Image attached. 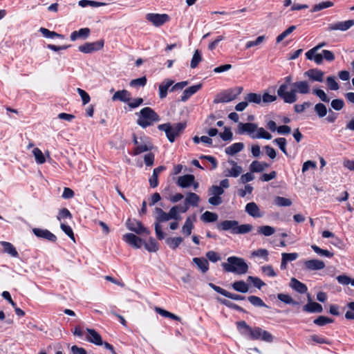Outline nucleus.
<instances>
[{"mask_svg":"<svg viewBox=\"0 0 354 354\" xmlns=\"http://www.w3.org/2000/svg\"><path fill=\"white\" fill-rule=\"evenodd\" d=\"M292 88L288 91V86L281 84L277 90V95L285 103L292 104L297 100V93L306 95L310 93V86L308 81H297L291 84Z\"/></svg>","mask_w":354,"mask_h":354,"instance_id":"1","label":"nucleus"},{"mask_svg":"<svg viewBox=\"0 0 354 354\" xmlns=\"http://www.w3.org/2000/svg\"><path fill=\"white\" fill-rule=\"evenodd\" d=\"M178 206H173L169 212H164L160 207H156L154 209L155 214V223H154V228L155 232L157 238L159 240H162L165 239V234L162 230V227L160 225L161 223L168 221L171 219H174L175 221L180 220L181 217L180 216V213L178 210Z\"/></svg>","mask_w":354,"mask_h":354,"instance_id":"2","label":"nucleus"},{"mask_svg":"<svg viewBox=\"0 0 354 354\" xmlns=\"http://www.w3.org/2000/svg\"><path fill=\"white\" fill-rule=\"evenodd\" d=\"M237 133L247 134L252 139H272V135L266 131L263 127H259L258 125L252 122L243 123L238 124Z\"/></svg>","mask_w":354,"mask_h":354,"instance_id":"3","label":"nucleus"},{"mask_svg":"<svg viewBox=\"0 0 354 354\" xmlns=\"http://www.w3.org/2000/svg\"><path fill=\"white\" fill-rule=\"evenodd\" d=\"M223 270L227 272H232L236 274H244L248 271V265L242 258L237 257H230L226 263L221 264Z\"/></svg>","mask_w":354,"mask_h":354,"instance_id":"4","label":"nucleus"},{"mask_svg":"<svg viewBox=\"0 0 354 354\" xmlns=\"http://www.w3.org/2000/svg\"><path fill=\"white\" fill-rule=\"evenodd\" d=\"M186 127V123L179 122L171 125L170 123L161 124L158 129L165 132L166 136L170 142H174L176 138L179 136L180 133Z\"/></svg>","mask_w":354,"mask_h":354,"instance_id":"5","label":"nucleus"},{"mask_svg":"<svg viewBox=\"0 0 354 354\" xmlns=\"http://www.w3.org/2000/svg\"><path fill=\"white\" fill-rule=\"evenodd\" d=\"M160 120L159 115L150 107H145L140 111L137 123L142 128H146Z\"/></svg>","mask_w":354,"mask_h":354,"instance_id":"6","label":"nucleus"},{"mask_svg":"<svg viewBox=\"0 0 354 354\" xmlns=\"http://www.w3.org/2000/svg\"><path fill=\"white\" fill-rule=\"evenodd\" d=\"M248 337L252 340L260 339L269 343L272 342L274 339L270 333L257 326L252 328Z\"/></svg>","mask_w":354,"mask_h":354,"instance_id":"7","label":"nucleus"},{"mask_svg":"<svg viewBox=\"0 0 354 354\" xmlns=\"http://www.w3.org/2000/svg\"><path fill=\"white\" fill-rule=\"evenodd\" d=\"M209 195L211 197L208 199V203L212 205L217 206L223 203L221 196L224 193V189L218 185H212L208 189Z\"/></svg>","mask_w":354,"mask_h":354,"instance_id":"8","label":"nucleus"},{"mask_svg":"<svg viewBox=\"0 0 354 354\" xmlns=\"http://www.w3.org/2000/svg\"><path fill=\"white\" fill-rule=\"evenodd\" d=\"M146 19L154 26L158 27L169 21V16L167 14L148 13L145 16Z\"/></svg>","mask_w":354,"mask_h":354,"instance_id":"9","label":"nucleus"},{"mask_svg":"<svg viewBox=\"0 0 354 354\" xmlns=\"http://www.w3.org/2000/svg\"><path fill=\"white\" fill-rule=\"evenodd\" d=\"M126 226L130 231L137 234H149V231L143 226L142 223L136 219L129 218L126 222Z\"/></svg>","mask_w":354,"mask_h":354,"instance_id":"10","label":"nucleus"},{"mask_svg":"<svg viewBox=\"0 0 354 354\" xmlns=\"http://www.w3.org/2000/svg\"><path fill=\"white\" fill-rule=\"evenodd\" d=\"M104 46V41L98 40L94 42H87L78 47V50L84 53H92L102 49Z\"/></svg>","mask_w":354,"mask_h":354,"instance_id":"11","label":"nucleus"},{"mask_svg":"<svg viewBox=\"0 0 354 354\" xmlns=\"http://www.w3.org/2000/svg\"><path fill=\"white\" fill-rule=\"evenodd\" d=\"M353 26H354V19L347 20V21H337V22L328 24V26L327 27V30L328 31H333V30L346 31V30L350 29Z\"/></svg>","mask_w":354,"mask_h":354,"instance_id":"12","label":"nucleus"},{"mask_svg":"<svg viewBox=\"0 0 354 354\" xmlns=\"http://www.w3.org/2000/svg\"><path fill=\"white\" fill-rule=\"evenodd\" d=\"M237 96V94H235L234 90L230 89L227 90L221 94L218 95L214 100V103H225L229 102L234 100Z\"/></svg>","mask_w":354,"mask_h":354,"instance_id":"13","label":"nucleus"},{"mask_svg":"<svg viewBox=\"0 0 354 354\" xmlns=\"http://www.w3.org/2000/svg\"><path fill=\"white\" fill-rule=\"evenodd\" d=\"M304 76L310 81L322 82L324 81V73L318 68H312L306 71Z\"/></svg>","mask_w":354,"mask_h":354,"instance_id":"14","label":"nucleus"},{"mask_svg":"<svg viewBox=\"0 0 354 354\" xmlns=\"http://www.w3.org/2000/svg\"><path fill=\"white\" fill-rule=\"evenodd\" d=\"M228 162L232 165V168L225 169L223 171L224 176L226 177H238L243 171L242 167L238 165L233 160H230Z\"/></svg>","mask_w":354,"mask_h":354,"instance_id":"15","label":"nucleus"},{"mask_svg":"<svg viewBox=\"0 0 354 354\" xmlns=\"http://www.w3.org/2000/svg\"><path fill=\"white\" fill-rule=\"evenodd\" d=\"M123 241L131 245L135 248H140L142 243V240L132 233H127L123 235Z\"/></svg>","mask_w":354,"mask_h":354,"instance_id":"16","label":"nucleus"},{"mask_svg":"<svg viewBox=\"0 0 354 354\" xmlns=\"http://www.w3.org/2000/svg\"><path fill=\"white\" fill-rule=\"evenodd\" d=\"M32 232L34 234L39 238H42L51 242H55L57 240L56 236L48 230L34 228Z\"/></svg>","mask_w":354,"mask_h":354,"instance_id":"17","label":"nucleus"},{"mask_svg":"<svg viewBox=\"0 0 354 354\" xmlns=\"http://www.w3.org/2000/svg\"><path fill=\"white\" fill-rule=\"evenodd\" d=\"M245 211L253 218H261L264 215L254 202L248 203L245 205Z\"/></svg>","mask_w":354,"mask_h":354,"instance_id":"18","label":"nucleus"},{"mask_svg":"<svg viewBox=\"0 0 354 354\" xmlns=\"http://www.w3.org/2000/svg\"><path fill=\"white\" fill-rule=\"evenodd\" d=\"M308 302L303 306V310L307 313H322L323 308L322 305L311 301L310 295L308 294Z\"/></svg>","mask_w":354,"mask_h":354,"instance_id":"19","label":"nucleus"},{"mask_svg":"<svg viewBox=\"0 0 354 354\" xmlns=\"http://www.w3.org/2000/svg\"><path fill=\"white\" fill-rule=\"evenodd\" d=\"M304 267L308 270H320L325 268V263L319 259H311L304 262Z\"/></svg>","mask_w":354,"mask_h":354,"instance_id":"20","label":"nucleus"},{"mask_svg":"<svg viewBox=\"0 0 354 354\" xmlns=\"http://www.w3.org/2000/svg\"><path fill=\"white\" fill-rule=\"evenodd\" d=\"M239 224L237 221L226 220L221 222L217 225V228L219 230L227 231L230 230L231 233L234 234L236 227Z\"/></svg>","mask_w":354,"mask_h":354,"instance_id":"21","label":"nucleus"},{"mask_svg":"<svg viewBox=\"0 0 354 354\" xmlns=\"http://www.w3.org/2000/svg\"><path fill=\"white\" fill-rule=\"evenodd\" d=\"M88 335L86 337V340L93 343L96 345L101 346L103 344L101 335L94 329L86 328Z\"/></svg>","mask_w":354,"mask_h":354,"instance_id":"22","label":"nucleus"},{"mask_svg":"<svg viewBox=\"0 0 354 354\" xmlns=\"http://www.w3.org/2000/svg\"><path fill=\"white\" fill-rule=\"evenodd\" d=\"M131 98V93L125 89L116 91L112 96L113 101H120L122 102H129Z\"/></svg>","mask_w":354,"mask_h":354,"instance_id":"23","label":"nucleus"},{"mask_svg":"<svg viewBox=\"0 0 354 354\" xmlns=\"http://www.w3.org/2000/svg\"><path fill=\"white\" fill-rule=\"evenodd\" d=\"M194 176L192 174H186L179 176L177 180V185L182 188L190 187L194 181Z\"/></svg>","mask_w":354,"mask_h":354,"instance_id":"24","label":"nucleus"},{"mask_svg":"<svg viewBox=\"0 0 354 354\" xmlns=\"http://www.w3.org/2000/svg\"><path fill=\"white\" fill-rule=\"evenodd\" d=\"M192 262L196 266L197 268L203 273H206L209 270V262L203 257H194Z\"/></svg>","mask_w":354,"mask_h":354,"instance_id":"25","label":"nucleus"},{"mask_svg":"<svg viewBox=\"0 0 354 354\" xmlns=\"http://www.w3.org/2000/svg\"><path fill=\"white\" fill-rule=\"evenodd\" d=\"M202 87L201 84H198L186 88L181 95L180 100L186 102L192 95L198 92Z\"/></svg>","mask_w":354,"mask_h":354,"instance_id":"26","label":"nucleus"},{"mask_svg":"<svg viewBox=\"0 0 354 354\" xmlns=\"http://www.w3.org/2000/svg\"><path fill=\"white\" fill-rule=\"evenodd\" d=\"M289 286L291 288L300 294L306 293L308 290V288L306 284L301 283L295 278H292L290 279Z\"/></svg>","mask_w":354,"mask_h":354,"instance_id":"27","label":"nucleus"},{"mask_svg":"<svg viewBox=\"0 0 354 354\" xmlns=\"http://www.w3.org/2000/svg\"><path fill=\"white\" fill-rule=\"evenodd\" d=\"M90 29L88 28H80L79 30L73 31L70 36L71 41H75L77 39H86L90 35Z\"/></svg>","mask_w":354,"mask_h":354,"instance_id":"28","label":"nucleus"},{"mask_svg":"<svg viewBox=\"0 0 354 354\" xmlns=\"http://www.w3.org/2000/svg\"><path fill=\"white\" fill-rule=\"evenodd\" d=\"M165 169V167L164 166H159L153 169V174L149 180V185L151 187L155 188L158 186V175Z\"/></svg>","mask_w":354,"mask_h":354,"instance_id":"29","label":"nucleus"},{"mask_svg":"<svg viewBox=\"0 0 354 354\" xmlns=\"http://www.w3.org/2000/svg\"><path fill=\"white\" fill-rule=\"evenodd\" d=\"M174 84L171 80H166L159 85V97L161 99L166 97L169 88Z\"/></svg>","mask_w":354,"mask_h":354,"instance_id":"30","label":"nucleus"},{"mask_svg":"<svg viewBox=\"0 0 354 354\" xmlns=\"http://www.w3.org/2000/svg\"><path fill=\"white\" fill-rule=\"evenodd\" d=\"M201 201L199 196L194 192H189L185 199V203L189 206L197 207Z\"/></svg>","mask_w":354,"mask_h":354,"instance_id":"31","label":"nucleus"},{"mask_svg":"<svg viewBox=\"0 0 354 354\" xmlns=\"http://www.w3.org/2000/svg\"><path fill=\"white\" fill-rule=\"evenodd\" d=\"M232 288L239 292L246 293L249 291V285L243 280L234 281L232 283Z\"/></svg>","mask_w":354,"mask_h":354,"instance_id":"32","label":"nucleus"},{"mask_svg":"<svg viewBox=\"0 0 354 354\" xmlns=\"http://www.w3.org/2000/svg\"><path fill=\"white\" fill-rule=\"evenodd\" d=\"M244 145L243 142H236L226 147L225 151L227 154L234 156V154L242 151Z\"/></svg>","mask_w":354,"mask_h":354,"instance_id":"33","label":"nucleus"},{"mask_svg":"<svg viewBox=\"0 0 354 354\" xmlns=\"http://www.w3.org/2000/svg\"><path fill=\"white\" fill-rule=\"evenodd\" d=\"M237 328L241 335L249 337L252 327L247 324L245 321H240L236 323Z\"/></svg>","mask_w":354,"mask_h":354,"instance_id":"34","label":"nucleus"},{"mask_svg":"<svg viewBox=\"0 0 354 354\" xmlns=\"http://www.w3.org/2000/svg\"><path fill=\"white\" fill-rule=\"evenodd\" d=\"M1 244L3 248L4 252L10 254L13 257H17L18 256L17 251L10 243L6 241H1Z\"/></svg>","mask_w":354,"mask_h":354,"instance_id":"35","label":"nucleus"},{"mask_svg":"<svg viewBox=\"0 0 354 354\" xmlns=\"http://www.w3.org/2000/svg\"><path fill=\"white\" fill-rule=\"evenodd\" d=\"M183 241V239L182 237H170L167 238L165 240V243L168 245V246L172 250H176Z\"/></svg>","mask_w":354,"mask_h":354,"instance_id":"36","label":"nucleus"},{"mask_svg":"<svg viewBox=\"0 0 354 354\" xmlns=\"http://www.w3.org/2000/svg\"><path fill=\"white\" fill-rule=\"evenodd\" d=\"M155 310L157 313H158L159 315H160L162 317H168L171 319L178 321V322H180L181 320L180 317L176 315L165 309H162L160 307H156Z\"/></svg>","mask_w":354,"mask_h":354,"instance_id":"37","label":"nucleus"},{"mask_svg":"<svg viewBox=\"0 0 354 354\" xmlns=\"http://www.w3.org/2000/svg\"><path fill=\"white\" fill-rule=\"evenodd\" d=\"M194 228L193 221L190 217H187L182 227V233L186 236H189Z\"/></svg>","mask_w":354,"mask_h":354,"instance_id":"38","label":"nucleus"},{"mask_svg":"<svg viewBox=\"0 0 354 354\" xmlns=\"http://www.w3.org/2000/svg\"><path fill=\"white\" fill-rule=\"evenodd\" d=\"M257 232L260 234H263L266 236H270L274 234L275 228L270 225H262L258 227Z\"/></svg>","mask_w":354,"mask_h":354,"instance_id":"39","label":"nucleus"},{"mask_svg":"<svg viewBox=\"0 0 354 354\" xmlns=\"http://www.w3.org/2000/svg\"><path fill=\"white\" fill-rule=\"evenodd\" d=\"M277 298L279 300L286 304L297 306L299 304L298 301L294 300L289 295L287 294L279 293L277 295Z\"/></svg>","mask_w":354,"mask_h":354,"instance_id":"40","label":"nucleus"},{"mask_svg":"<svg viewBox=\"0 0 354 354\" xmlns=\"http://www.w3.org/2000/svg\"><path fill=\"white\" fill-rule=\"evenodd\" d=\"M145 248L150 252H156L159 249V245L153 238L151 237L149 241L145 243Z\"/></svg>","mask_w":354,"mask_h":354,"instance_id":"41","label":"nucleus"},{"mask_svg":"<svg viewBox=\"0 0 354 354\" xmlns=\"http://www.w3.org/2000/svg\"><path fill=\"white\" fill-rule=\"evenodd\" d=\"M78 5L82 8H85L88 6H90L91 7H100V6H104L106 5V3H103V2L90 1V0H80L78 2Z\"/></svg>","mask_w":354,"mask_h":354,"instance_id":"42","label":"nucleus"},{"mask_svg":"<svg viewBox=\"0 0 354 354\" xmlns=\"http://www.w3.org/2000/svg\"><path fill=\"white\" fill-rule=\"evenodd\" d=\"M333 6V3L332 1H323L318 4L314 5L310 11L312 12H315L320 11L322 10H324L325 8L332 7Z\"/></svg>","mask_w":354,"mask_h":354,"instance_id":"43","label":"nucleus"},{"mask_svg":"<svg viewBox=\"0 0 354 354\" xmlns=\"http://www.w3.org/2000/svg\"><path fill=\"white\" fill-rule=\"evenodd\" d=\"M245 100L248 102H252L255 104H261L262 102V98L261 94L250 93L247 95L245 97Z\"/></svg>","mask_w":354,"mask_h":354,"instance_id":"44","label":"nucleus"},{"mask_svg":"<svg viewBox=\"0 0 354 354\" xmlns=\"http://www.w3.org/2000/svg\"><path fill=\"white\" fill-rule=\"evenodd\" d=\"M248 300L254 306L268 308V306L264 303V301L257 296H250L248 297Z\"/></svg>","mask_w":354,"mask_h":354,"instance_id":"45","label":"nucleus"},{"mask_svg":"<svg viewBox=\"0 0 354 354\" xmlns=\"http://www.w3.org/2000/svg\"><path fill=\"white\" fill-rule=\"evenodd\" d=\"M253 229V226L251 224H243L236 227L234 234H243L251 232Z\"/></svg>","mask_w":354,"mask_h":354,"instance_id":"46","label":"nucleus"},{"mask_svg":"<svg viewBox=\"0 0 354 354\" xmlns=\"http://www.w3.org/2000/svg\"><path fill=\"white\" fill-rule=\"evenodd\" d=\"M218 219V215L216 213L209 211L205 212L201 216V220L204 222H214Z\"/></svg>","mask_w":354,"mask_h":354,"instance_id":"47","label":"nucleus"},{"mask_svg":"<svg viewBox=\"0 0 354 354\" xmlns=\"http://www.w3.org/2000/svg\"><path fill=\"white\" fill-rule=\"evenodd\" d=\"M274 203L275 205L279 207H289L292 205V201L290 199L281 196L275 197Z\"/></svg>","mask_w":354,"mask_h":354,"instance_id":"48","label":"nucleus"},{"mask_svg":"<svg viewBox=\"0 0 354 354\" xmlns=\"http://www.w3.org/2000/svg\"><path fill=\"white\" fill-rule=\"evenodd\" d=\"M311 248L315 253H317V254H319L320 256H324V257H326L328 258H331L333 257V252H331L327 250L322 249L316 245H312Z\"/></svg>","mask_w":354,"mask_h":354,"instance_id":"49","label":"nucleus"},{"mask_svg":"<svg viewBox=\"0 0 354 354\" xmlns=\"http://www.w3.org/2000/svg\"><path fill=\"white\" fill-rule=\"evenodd\" d=\"M151 145L149 143V144L144 143V144L138 145V146L135 148V149L133 152V155L137 156L141 153L148 151L151 150Z\"/></svg>","mask_w":354,"mask_h":354,"instance_id":"50","label":"nucleus"},{"mask_svg":"<svg viewBox=\"0 0 354 354\" xmlns=\"http://www.w3.org/2000/svg\"><path fill=\"white\" fill-rule=\"evenodd\" d=\"M201 60H202L201 53L198 50H196L194 52L192 59L191 60L190 67L192 68H196L197 66L198 65V64L201 62Z\"/></svg>","mask_w":354,"mask_h":354,"instance_id":"51","label":"nucleus"},{"mask_svg":"<svg viewBox=\"0 0 354 354\" xmlns=\"http://www.w3.org/2000/svg\"><path fill=\"white\" fill-rule=\"evenodd\" d=\"M39 31L44 37L48 38L59 37L64 39V35L58 34L53 31H50L48 29L45 28H40Z\"/></svg>","mask_w":354,"mask_h":354,"instance_id":"52","label":"nucleus"},{"mask_svg":"<svg viewBox=\"0 0 354 354\" xmlns=\"http://www.w3.org/2000/svg\"><path fill=\"white\" fill-rule=\"evenodd\" d=\"M273 142L277 145L281 151L286 156H288V152L286 150V139L285 138H278L273 140Z\"/></svg>","mask_w":354,"mask_h":354,"instance_id":"53","label":"nucleus"},{"mask_svg":"<svg viewBox=\"0 0 354 354\" xmlns=\"http://www.w3.org/2000/svg\"><path fill=\"white\" fill-rule=\"evenodd\" d=\"M147 84V78L145 76H143L140 78L132 80L129 85L131 87H144Z\"/></svg>","mask_w":354,"mask_h":354,"instance_id":"54","label":"nucleus"},{"mask_svg":"<svg viewBox=\"0 0 354 354\" xmlns=\"http://www.w3.org/2000/svg\"><path fill=\"white\" fill-rule=\"evenodd\" d=\"M314 109L316 113L320 118L324 117L327 113L326 106L322 103H318L315 104Z\"/></svg>","mask_w":354,"mask_h":354,"instance_id":"55","label":"nucleus"},{"mask_svg":"<svg viewBox=\"0 0 354 354\" xmlns=\"http://www.w3.org/2000/svg\"><path fill=\"white\" fill-rule=\"evenodd\" d=\"M32 153H33V155L35 156L37 163L41 165V164H43L45 162V161H46L45 157H44L42 151L39 149L35 148L32 151Z\"/></svg>","mask_w":354,"mask_h":354,"instance_id":"56","label":"nucleus"},{"mask_svg":"<svg viewBox=\"0 0 354 354\" xmlns=\"http://www.w3.org/2000/svg\"><path fill=\"white\" fill-rule=\"evenodd\" d=\"M312 93L317 95L322 102H328L330 101V98L327 96L326 93L319 88H314Z\"/></svg>","mask_w":354,"mask_h":354,"instance_id":"57","label":"nucleus"},{"mask_svg":"<svg viewBox=\"0 0 354 354\" xmlns=\"http://www.w3.org/2000/svg\"><path fill=\"white\" fill-rule=\"evenodd\" d=\"M333 320L325 316H319L313 321V323L317 326H322L327 324H330Z\"/></svg>","mask_w":354,"mask_h":354,"instance_id":"58","label":"nucleus"},{"mask_svg":"<svg viewBox=\"0 0 354 354\" xmlns=\"http://www.w3.org/2000/svg\"><path fill=\"white\" fill-rule=\"evenodd\" d=\"M296 29L295 26H291L288 28H287L285 31H283L282 33L279 35L276 39V41L277 44L280 43L281 41H283V39H285L288 35L292 33Z\"/></svg>","mask_w":354,"mask_h":354,"instance_id":"59","label":"nucleus"},{"mask_svg":"<svg viewBox=\"0 0 354 354\" xmlns=\"http://www.w3.org/2000/svg\"><path fill=\"white\" fill-rule=\"evenodd\" d=\"M326 84L329 89L332 91H336L339 89V84L336 82L335 77L334 76H328L326 78Z\"/></svg>","mask_w":354,"mask_h":354,"instance_id":"60","label":"nucleus"},{"mask_svg":"<svg viewBox=\"0 0 354 354\" xmlns=\"http://www.w3.org/2000/svg\"><path fill=\"white\" fill-rule=\"evenodd\" d=\"M247 280L252 282L254 286L259 289H261L263 286H266V283L260 278L257 277L249 276Z\"/></svg>","mask_w":354,"mask_h":354,"instance_id":"61","label":"nucleus"},{"mask_svg":"<svg viewBox=\"0 0 354 354\" xmlns=\"http://www.w3.org/2000/svg\"><path fill=\"white\" fill-rule=\"evenodd\" d=\"M252 257H259L264 259L265 261H268V251L266 249H259L252 252Z\"/></svg>","mask_w":354,"mask_h":354,"instance_id":"62","label":"nucleus"},{"mask_svg":"<svg viewBox=\"0 0 354 354\" xmlns=\"http://www.w3.org/2000/svg\"><path fill=\"white\" fill-rule=\"evenodd\" d=\"M265 36L261 35L259 36L254 41H249L245 44L246 48H250L255 46H258L261 44H262L265 41Z\"/></svg>","mask_w":354,"mask_h":354,"instance_id":"63","label":"nucleus"},{"mask_svg":"<svg viewBox=\"0 0 354 354\" xmlns=\"http://www.w3.org/2000/svg\"><path fill=\"white\" fill-rule=\"evenodd\" d=\"M57 218L59 221H62V220L65 219V218L71 219L72 218V214H71V212H69V210L68 209L62 208L59 212V214H58V215L57 216Z\"/></svg>","mask_w":354,"mask_h":354,"instance_id":"64","label":"nucleus"}]
</instances>
